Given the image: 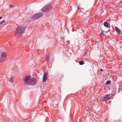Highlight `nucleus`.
Segmentation results:
<instances>
[{"mask_svg":"<svg viewBox=\"0 0 122 122\" xmlns=\"http://www.w3.org/2000/svg\"><path fill=\"white\" fill-rule=\"evenodd\" d=\"M24 81L25 83L27 85L30 86H33L36 84L37 81L35 77L30 78L29 76H27L25 77Z\"/></svg>","mask_w":122,"mask_h":122,"instance_id":"1","label":"nucleus"},{"mask_svg":"<svg viewBox=\"0 0 122 122\" xmlns=\"http://www.w3.org/2000/svg\"><path fill=\"white\" fill-rule=\"evenodd\" d=\"M112 95L110 94L106 95L104 97H103L102 101L103 102H106L107 100L110 99L112 97Z\"/></svg>","mask_w":122,"mask_h":122,"instance_id":"5","label":"nucleus"},{"mask_svg":"<svg viewBox=\"0 0 122 122\" xmlns=\"http://www.w3.org/2000/svg\"><path fill=\"white\" fill-rule=\"evenodd\" d=\"M10 7H13V5H11L10 6Z\"/></svg>","mask_w":122,"mask_h":122,"instance_id":"18","label":"nucleus"},{"mask_svg":"<svg viewBox=\"0 0 122 122\" xmlns=\"http://www.w3.org/2000/svg\"><path fill=\"white\" fill-rule=\"evenodd\" d=\"M50 6L49 5H47L41 9V11L45 12H47L50 9Z\"/></svg>","mask_w":122,"mask_h":122,"instance_id":"6","label":"nucleus"},{"mask_svg":"<svg viewBox=\"0 0 122 122\" xmlns=\"http://www.w3.org/2000/svg\"><path fill=\"white\" fill-rule=\"evenodd\" d=\"M47 73H44L43 78V82H45L46 81L47 78Z\"/></svg>","mask_w":122,"mask_h":122,"instance_id":"7","label":"nucleus"},{"mask_svg":"<svg viewBox=\"0 0 122 122\" xmlns=\"http://www.w3.org/2000/svg\"><path fill=\"white\" fill-rule=\"evenodd\" d=\"M46 59L47 61V62L48 61H49V56H48L47 55H46Z\"/></svg>","mask_w":122,"mask_h":122,"instance_id":"11","label":"nucleus"},{"mask_svg":"<svg viewBox=\"0 0 122 122\" xmlns=\"http://www.w3.org/2000/svg\"><path fill=\"white\" fill-rule=\"evenodd\" d=\"M79 9V7H78V8H77V9Z\"/></svg>","mask_w":122,"mask_h":122,"instance_id":"20","label":"nucleus"},{"mask_svg":"<svg viewBox=\"0 0 122 122\" xmlns=\"http://www.w3.org/2000/svg\"><path fill=\"white\" fill-rule=\"evenodd\" d=\"M10 82H13V79H12V78H10Z\"/></svg>","mask_w":122,"mask_h":122,"instance_id":"13","label":"nucleus"},{"mask_svg":"<svg viewBox=\"0 0 122 122\" xmlns=\"http://www.w3.org/2000/svg\"><path fill=\"white\" fill-rule=\"evenodd\" d=\"M7 55L5 52H0V61L4 62L6 59Z\"/></svg>","mask_w":122,"mask_h":122,"instance_id":"3","label":"nucleus"},{"mask_svg":"<svg viewBox=\"0 0 122 122\" xmlns=\"http://www.w3.org/2000/svg\"><path fill=\"white\" fill-rule=\"evenodd\" d=\"M110 30H108V31H104V32L105 33V34H106V33H107Z\"/></svg>","mask_w":122,"mask_h":122,"instance_id":"15","label":"nucleus"},{"mask_svg":"<svg viewBox=\"0 0 122 122\" xmlns=\"http://www.w3.org/2000/svg\"><path fill=\"white\" fill-rule=\"evenodd\" d=\"M104 25L106 27L108 28L109 27V24L106 22H105L104 23Z\"/></svg>","mask_w":122,"mask_h":122,"instance_id":"8","label":"nucleus"},{"mask_svg":"<svg viewBox=\"0 0 122 122\" xmlns=\"http://www.w3.org/2000/svg\"><path fill=\"white\" fill-rule=\"evenodd\" d=\"M5 21V20H3L1 21L0 22V24H1L3 22H4Z\"/></svg>","mask_w":122,"mask_h":122,"instance_id":"14","label":"nucleus"},{"mask_svg":"<svg viewBox=\"0 0 122 122\" xmlns=\"http://www.w3.org/2000/svg\"><path fill=\"white\" fill-rule=\"evenodd\" d=\"M43 14L42 12L34 14L32 16V18L33 19L36 20L42 16Z\"/></svg>","mask_w":122,"mask_h":122,"instance_id":"4","label":"nucleus"},{"mask_svg":"<svg viewBox=\"0 0 122 122\" xmlns=\"http://www.w3.org/2000/svg\"><path fill=\"white\" fill-rule=\"evenodd\" d=\"M115 30L116 31L117 33H120L121 32V31L120 29L117 27H116L115 28Z\"/></svg>","mask_w":122,"mask_h":122,"instance_id":"9","label":"nucleus"},{"mask_svg":"<svg viewBox=\"0 0 122 122\" xmlns=\"http://www.w3.org/2000/svg\"><path fill=\"white\" fill-rule=\"evenodd\" d=\"M111 83V81L109 80L107 81L106 82V84L108 85L110 84Z\"/></svg>","mask_w":122,"mask_h":122,"instance_id":"12","label":"nucleus"},{"mask_svg":"<svg viewBox=\"0 0 122 122\" xmlns=\"http://www.w3.org/2000/svg\"><path fill=\"white\" fill-rule=\"evenodd\" d=\"M84 62L82 61H79V63L80 65H82L84 64Z\"/></svg>","mask_w":122,"mask_h":122,"instance_id":"10","label":"nucleus"},{"mask_svg":"<svg viewBox=\"0 0 122 122\" xmlns=\"http://www.w3.org/2000/svg\"><path fill=\"white\" fill-rule=\"evenodd\" d=\"M25 29V27L21 25L18 26L16 29L17 33L20 36L24 33Z\"/></svg>","mask_w":122,"mask_h":122,"instance_id":"2","label":"nucleus"},{"mask_svg":"<svg viewBox=\"0 0 122 122\" xmlns=\"http://www.w3.org/2000/svg\"><path fill=\"white\" fill-rule=\"evenodd\" d=\"M101 30H102L101 33V34H103V33H104V32L103 31V30H102V29H101Z\"/></svg>","mask_w":122,"mask_h":122,"instance_id":"16","label":"nucleus"},{"mask_svg":"<svg viewBox=\"0 0 122 122\" xmlns=\"http://www.w3.org/2000/svg\"><path fill=\"white\" fill-rule=\"evenodd\" d=\"M10 78H12V79H13V76H12V77H11Z\"/></svg>","mask_w":122,"mask_h":122,"instance_id":"19","label":"nucleus"},{"mask_svg":"<svg viewBox=\"0 0 122 122\" xmlns=\"http://www.w3.org/2000/svg\"><path fill=\"white\" fill-rule=\"evenodd\" d=\"M2 16H0V20L2 19Z\"/></svg>","mask_w":122,"mask_h":122,"instance_id":"17","label":"nucleus"}]
</instances>
